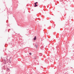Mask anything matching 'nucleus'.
I'll return each mask as SVG.
<instances>
[{"label":"nucleus","instance_id":"nucleus-1","mask_svg":"<svg viewBox=\"0 0 74 74\" xmlns=\"http://www.w3.org/2000/svg\"><path fill=\"white\" fill-rule=\"evenodd\" d=\"M35 46L36 47H37L38 46V45L37 44H36L35 45Z\"/></svg>","mask_w":74,"mask_h":74},{"label":"nucleus","instance_id":"nucleus-2","mask_svg":"<svg viewBox=\"0 0 74 74\" xmlns=\"http://www.w3.org/2000/svg\"><path fill=\"white\" fill-rule=\"evenodd\" d=\"M36 36H35V37L34 38V40H36Z\"/></svg>","mask_w":74,"mask_h":74},{"label":"nucleus","instance_id":"nucleus-3","mask_svg":"<svg viewBox=\"0 0 74 74\" xmlns=\"http://www.w3.org/2000/svg\"><path fill=\"white\" fill-rule=\"evenodd\" d=\"M38 6V5H36V4H34V7H36Z\"/></svg>","mask_w":74,"mask_h":74},{"label":"nucleus","instance_id":"nucleus-4","mask_svg":"<svg viewBox=\"0 0 74 74\" xmlns=\"http://www.w3.org/2000/svg\"><path fill=\"white\" fill-rule=\"evenodd\" d=\"M37 57H34L33 58L34 59H36V58Z\"/></svg>","mask_w":74,"mask_h":74},{"label":"nucleus","instance_id":"nucleus-5","mask_svg":"<svg viewBox=\"0 0 74 74\" xmlns=\"http://www.w3.org/2000/svg\"><path fill=\"white\" fill-rule=\"evenodd\" d=\"M37 3H38V2H36V3H34V4H36Z\"/></svg>","mask_w":74,"mask_h":74},{"label":"nucleus","instance_id":"nucleus-6","mask_svg":"<svg viewBox=\"0 0 74 74\" xmlns=\"http://www.w3.org/2000/svg\"><path fill=\"white\" fill-rule=\"evenodd\" d=\"M29 54L30 55H32V53H29Z\"/></svg>","mask_w":74,"mask_h":74},{"label":"nucleus","instance_id":"nucleus-7","mask_svg":"<svg viewBox=\"0 0 74 74\" xmlns=\"http://www.w3.org/2000/svg\"><path fill=\"white\" fill-rule=\"evenodd\" d=\"M4 62H6V61H5V60H4Z\"/></svg>","mask_w":74,"mask_h":74},{"label":"nucleus","instance_id":"nucleus-8","mask_svg":"<svg viewBox=\"0 0 74 74\" xmlns=\"http://www.w3.org/2000/svg\"><path fill=\"white\" fill-rule=\"evenodd\" d=\"M5 64H6V62H5Z\"/></svg>","mask_w":74,"mask_h":74},{"label":"nucleus","instance_id":"nucleus-9","mask_svg":"<svg viewBox=\"0 0 74 74\" xmlns=\"http://www.w3.org/2000/svg\"><path fill=\"white\" fill-rule=\"evenodd\" d=\"M8 32H9V31H8Z\"/></svg>","mask_w":74,"mask_h":74},{"label":"nucleus","instance_id":"nucleus-10","mask_svg":"<svg viewBox=\"0 0 74 74\" xmlns=\"http://www.w3.org/2000/svg\"><path fill=\"white\" fill-rule=\"evenodd\" d=\"M9 30H10V29H9Z\"/></svg>","mask_w":74,"mask_h":74}]
</instances>
